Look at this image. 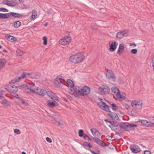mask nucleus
Returning a JSON list of instances; mask_svg holds the SVG:
<instances>
[{"instance_id": "obj_13", "label": "nucleus", "mask_w": 154, "mask_h": 154, "mask_svg": "<svg viewBox=\"0 0 154 154\" xmlns=\"http://www.w3.org/2000/svg\"><path fill=\"white\" fill-rule=\"evenodd\" d=\"M107 112H109L107 113V115L113 120H117L119 119V117L116 113L110 111L109 109V111Z\"/></svg>"}, {"instance_id": "obj_51", "label": "nucleus", "mask_w": 154, "mask_h": 154, "mask_svg": "<svg viewBox=\"0 0 154 154\" xmlns=\"http://www.w3.org/2000/svg\"><path fill=\"white\" fill-rule=\"evenodd\" d=\"M11 35H9V34H6L5 35V37L6 39H7L8 41L10 39V37H11Z\"/></svg>"}, {"instance_id": "obj_35", "label": "nucleus", "mask_w": 154, "mask_h": 154, "mask_svg": "<svg viewBox=\"0 0 154 154\" xmlns=\"http://www.w3.org/2000/svg\"><path fill=\"white\" fill-rule=\"evenodd\" d=\"M85 134H84V132L82 130L80 129L79 130L78 135L79 137H82Z\"/></svg>"}, {"instance_id": "obj_55", "label": "nucleus", "mask_w": 154, "mask_h": 154, "mask_svg": "<svg viewBox=\"0 0 154 154\" xmlns=\"http://www.w3.org/2000/svg\"><path fill=\"white\" fill-rule=\"evenodd\" d=\"M14 97L16 98H17L20 99H20H21V98H20V97L19 96V95H18L17 94H14Z\"/></svg>"}, {"instance_id": "obj_18", "label": "nucleus", "mask_w": 154, "mask_h": 154, "mask_svg": "<svg viewBox=\"0 0 154 154\" xmlns=\"http://www.w3.org/2000/svg\"><path fill=\"white\" fill-rule=\"evenodd\" d=\"M128 122H122L119 124V127L121 129H123L125 131H127L128 128Z\"/></svg>"}, {"instance_id": "obj_64", "label": "nucleus", "mask_w": 154, "mask_h": 154, "mask_svg": "<svg viewBox=\"0 0 154 154\" xmlns=\"http://www.w3.org/2000/svg\"><path fill=\"white\" fill-rule=\"evenodd\" d=\"M37 26V25L36 24H34L33 26L31 27V28L32 29L36 28Z\"/></svg>"}, {"instance_id": "obj_4", "label": "nucleus", "mask_w": 154, "mask_h": 154, "mask_svg": "<svg viewBox=\"0 0 154 154\" xmlns=\"http://www.w3.org/2000/svg\"><path fill=\"white\" fill-rule=\"evenodd\" d=\"M99 99L101 101V103L103 105V106L102 105H101V103H97V105L99 106L100 107V108L102 109L103 110L105 111H109V108L110 106L107 105L105 103H104V101H106V100L105 99L103 98V99H101L99 97Z\"/></svg>"}, {"instance_id": "obj_49", "label": "nucleus", "mask_w": 154, "mask_h": 154, "mask_svg": "<svg viewBox=\"0 0 154 154\" xmlns=\"http://www.w3.org/2000/svg\"><path fill=\"white\" fill-rule=\"evenodd\" d=\"M46 141L47 142H48L50 143H51L52 142L51 139L50 138L48 137H46Z\"/></svg>"}, {"instance_id": "obj_16", "label": "nucleus", "mask_w": 154, "mask_h": 154, "mask_svg": "<svg viewBox=\"0 0 154 154\" xmlns=\"http://www.w3.org/2000/svg\"><path fill=\"white\" fill-rule=\"evenodd\" d=\"M73 88L74 92L72 93V94L74 95L75 97L79 98V95L80 96V94L79 91H80V89L81 88L76 86H74Z\"/></svg>"}, {"instance_id": "obj_57", "label": "nucleus", "mask_w": 154, "mask_h": 154, "mask_svg": "<svg viewBox=\"0 0 154 154\" xmlns=\"http://www.w3.org/2000/svg\"><path fill=\"white\" fill-rule=\"evenodd\" d=\"M36 14L33 15V14H32L31 16V19H33L36 17Z\"/></svg>"}, {"instance_id": "obj_15", "label": "nucleus", "mask_w": 154, "mask_h": 154, "mask_svg": "<svg viewBox=\"0 0 154 154\" xmlns=\"http://www.w3.org/2000/svg\"><path fill=\"white\" fill-rule=\"evenodd\" d=\"M113 98L116 100H117L116 98L122 100H124L125 99V97L121 94L119 91L117 92L115 96L113 95Z\"/></svg>"}, {"instance_id": "obj_33", "label": "nucleus", "mask_w": 154, "mask_h": 154, "mask_svg": "<svg viewBox=\"0 0 154 154\" xmlns=\"http://www.w3.org/2000/svg\"><path fill=\"white\" fill-rule=\"evenodd\" d=\"M5 95V92L2 90L0 91V99L4 98V96Z\"/></svg>"}, {"instance_id": "obj_56", "label": "nucleus", "mask_w": 154, "mask_h": 154, "mask_svg": "<svg viewBox=\"0 0 154 154\" xmlns=\"http://www.w3.org/2000/svg\"><path fill=\"white\" fill-rule=\"evenodd\" d=\"M131 105L132 107H133L134 108V106H135V100H134L132 101L131 103Z\"/></svg>"}, {"instance_id": "obj_62", "label": "nucleus", "mask_w": 154, "mask_h": 154, "mask_svg": "<svg viewBox=\"0 0 154 154\" xmlns=\"http://www.w3.org/2000/svg\"><path fill=\"white\" fill-rule=\"evenodd\" d=\"M125 107L126 108V109H129V106L128 104H125Z\"/></svg>"}, {"instance_id": "obj_58", "label": "nucleus", "mask_w": 154, "mask_h": 154, "mask_svg": "<svg viewBox=\"0 0 154 154\" xmlns=\"http://www.w3.org/2000/svg\"><path fill=\"white\" fill-rule=\"evenodd\" d=\"M94 129H96L95 128H92V129H91V130H90V131H91L92 133V134L94 135Z\"/></svg>"}, {"instance_id": "obj_36", "label": "nucleus", "mask_w": 154, "mask_h": 154, "mask_svg": "<svg viewBox=\"0 0 154 154\" xmlns=\"http://www.w3.org/2000/svg\"><path fill=\"white\" fill-rule=\"evenodd\" d=\"M19 81V80L18 79V78H16L12 80L11 81H10L9 82V84H14L15 82H18Z\"/></svg>"}, {"instance_id": "obj_60", "label": "nucleus", "mask_w": 154, "mask_h": 154, "mask_svg": "<svg viewBox=\"0 0 154 154\" xmlns=\"http://www.w3.org/2000/svg\"><path fill=\"white\" fill-rule=\"evenodd\" d=\"M131 115H132V116H135V114L134 113V111L132 110L131 111Z\"/></svg>"}, {"instance_id": "obj_38", "label": "nucleus", "mask_w": 154, "mask_h": 154, "mask_svg": "<svg viewBox=\"0 0 154 154\" xmlns=\"http://www.w3.org/2000/svg\"><path fill=\"white\" fill-rule=\"evenodd\" d=\"M1 103L3 105H9V103L6 99H4L1 102Z\"/></svg>"}, {"instance_id": "obj_14", "label": "nucleus", "mask_w": 154, "mask_h": 154, "mask_svg": "<svg viewBox=\"0 0 154 154\" xmlns=\"http://www.w3.org/2000/svg\"><path fill=\"white\" fill-rule=\"evenodd\" d=\"M33 84L29 83L24 84L23 89L26 90L29 89L32 92H35V90L33 88Z\"/></svg>"}, {"instance_id": "obj_12", "label": "nucleus", "mask_w": 154, "mask_h": 154, "mask_svg": "<svg viewBox=\"0 0 154 154\" xmlns=\"http://www.w3.org/2000/svg\"><path fill=\"white\" fill-rule=\"evenodd\" d=\"M116 42L114 41L112 42H109V50L111 52H113L116 49L117 46V44Z\"/></svg>"}, {"instance_id": "obj_5", "label": "nucleus", "mask_w": 154, "mask_h": 154, "mask_svg": "<svg viewBox=\"0 0 154 154\" xmlns=\"http://www.w3.org/2000/svg\"><path fill=\"white\" fill-rule=\"evenodd\" d=\"M71 39V37L70 36H66L63 38L60 39L59 40V42L61 45H67L70 43Z\"/></svg>"}, {"instance_id": "obj_24", "label": "nucleus", "mask_w": 154, "mask_h": 154, "mask_svg": "<svg viewBox=\"0 0 154 154\" xmlns=\"http://www.w3.org/2000/svg\"><path fill=\"white\" fill-rule=\"evenodd\" d=\"M67 83L68 85V86L70 88H72L74 86V84L73 81L71 80L68 79L67 80Z\"/></svg>"}, {"instance_id": "obj_50", "label": "nucleus", "mask_w": 154, "mask_h": 154, "mask_svg": "<svg viewBox=\"0 0 154 154\" xmlns=\"http://www.w3.org/2000/svg\"><path fill=\"white\" fill-rule=\"evenodd\" d=\"M88 143L87 142L85 141L83 143L82 145L85 148L86 147H87Z\"/></svg>"}, {"instance_id": "obj_45", "label": "nucleus", "mask_w": 154, "mask_h": 154, "mask_svg": "<svg viewBox=\"0 0 154 154\" xmlns=\"http://www.w3.org/2000/svg\"><path fill=\"white\" fill-rule=\"evenodd\" d=\"M8 10L5 8L3 7L0 8V11L3 12H8Z\"/></svg>"}, {"instance_id": "obj_37", "label": "nucleus", "mask_w": 154, "mask_h": 154, "mask_svg": "<svg viewBox=\"0 0 154 154\" xmlns=\"http://www.w3.org/2000/svg\"><path fill=\"white\" fill-rule=\"evenodd\" d=\"M26 76V74L25 72H23L21 74V76L18 77V79L19 80V81H20V79H24V78Z\"/></svg>"}, {"instance_id": "obj_47", "label": "nucleus", "mask_w": 154, "mask_h": 154, "mask_svg": "<svg viewBox=\"0 0 154 154\" xmlns=\"http://www.w3.org/2000/svg\"><path fill=\"white\" fill-rule=\"evenodd\" d=\"M20 100L22 101V103L23 104L26 106H27L29 105L28 103L26 101L23 100L22 99H20Z\"/></svg>"}, {"instance_id": "obj_61", "label": "nucleus", "mask_w": 154, "mask_h": 154, "mask_svg": "<svg viewBox=\"0 0 154 154\" xmlns=\"http://www.w3.org/2000/svg\"><path fill=\"white\" fill-rule=\"evenodd\" d=\"M104 121L106 122H109L110 124L112 123V122L108 121L107 119H104Z\"/></svg>"}, {"instance_id": "obj_6", "label": "nucleus", "mask_w": 154, "mask_h": 154, "mask_svg": "<svg viewBox=\"0 0 154 154\" xmlns=\"http://www.w3.org/2000/svg\"><path fill=\"white\" fill-rule=\"evenodd\" d=\"M142 125L147 128L154 127V123L148 120L143 119L140 122Z\"/></svg>"}, {"instance_id": "obj_32", "label": "nucleus", "mask_w": 154, "mask_h": 154, "mask_svg": "<svg viewBox=\"0 0 154 154\" xmlns=\"http://www.w3.org/2000/svg\"><path fill=\"white\" fill-rule=\"evenodd\" d=\"M111 125L112 126V127L114 128L116 127V129H117V127L118 126L119 127V124H118L117 123L115 122H112V123L111 124Z\"/></svg>"}, {"instance_id": "obj_30", "label": "nucleus", "mask_w": 154, "mask_h": 154, "mask_svg": "<svg viewBox=\"0 0 154 154\" xmlns=\"http://www.w3.org/2000/svg\"><path fill=\"white\" fill-rule=\"evenodd\" d=\"M5 2H4V4L5 5H8V6H11V7H14L15 5H13V4H12L11 2L8 0H5Z\"/></svg>"}, {"instance_id": "obj_23", "label": "nucleus", "mask_w": 154, "mask_h": 154, "mask_svg": "<svg viewBox=\"0 0 154 154\" xmlns=\"http://www.w3.org/2000/svg\"><path fill=\"white\" fill-rule=\"evenodd\" d=\"M6 63V60L4 58L0 59V70L4 67Z\"/></svg>"}, {"instance_id": "obj_8", "label": "nucleus", "mask_w": 154, "mask_h": 154, "mask_svg": "<svg viewBox=\"0 0 154 154\" xmlns=\"http://www.w3.org/2000/svg\"><path fill=\"white\" fill-rule=\"evenodd\" d=\"M106 75V77L109 79L113 82L115 81L116 79L115 77L111 70H107Z\"/></svg>"}, {"instance_id": "obj_42", "label": "nucleus", "mask_w": 154, "mask_h": 154, "mask_svg": "<svg viewBox=\"0 0 154 154\" xmlns=\"http://www.w3.org/2000/svg\"><path fill=\"white\" fill-rule=\"evenodd\" d=\"M128 129H131L132 128L135 127V124H131L128 122Z\"/></svg>"}, {"instance_id": "obj_40", "label": "nucleus", "mask_w": 154, "mask_h": 154, "mask_svg": "<svg viewBox=\"0 0 154 154\" xmlns=\"http://www.w3.org/2000/svg\"><path fill=\"white\" fill-rule=\"evenodd\" d=\"M43 44L44 45H46L47 44V38L46 36H44L43 38Z\"/></svg>"}, {"instance_id": "obj_46", "label": "nucleus", "mask_w": 154, "mask_h": 154, "mask_svg": "<svg viewBox=\"0 0 154 154\" xmlns=\"http://www.w3.org/2000/svg\"><path fill=\"white\" fill-rule=\"evenodd\" d=\"M14 131L15 134H19L21 133L19 129H14Z\"/></svg>"}, {"instance_id": "obj_22", "label": "nucleus", "mask_w": 154, "mask_h": 154, "mask_svg": "<svg viewBox=\"0 0 154 154\" xmlns=\"http://www.w3.org/2000/svg\"><path fill=\"white\" fill-rule=\"evenodd\" d=\"M124 51V44L123 43H121L119 44L118 50L117 51V54L119 55H120V52H122Z\"/></svg>"}, {"instance_id": "obj_2", "label": "nucleus", "mask_w": 154, "mask_h": 154, "mask_svg": "<svg viewBox=\"0 0 154 154\" xmlns=\"http://www.w3.org/2000/svg\"><path fill=\"white\" fill-rule=\"evenodd\" d=\"M80 96H87L90 92V89L88 86H84L80 89V91H79Z\"/></svg>"}, {"instance_id": "obj_20", "label": "nucleus", "mask_w": 154, "mask_h": 154, "mask_svg": "<svg viewBox=\"0 0 154 154\" xmlns=\"http://www.w3.org/2000/svg\"><path fill=\"white\" fill-rule=\"evenodd\" d=\"M41 75V74L38 72H33L31 73L30 78L32 79H38L39 78Z\"/></svg>"}, {"instance_id": "obj_41", "label": "nucleus", "mask_w": 154, "mask_h": 154, "mask_svg": "<svg viewBox=\"0 0 154 154\" xmlns=\"http://www.w3.org/2000/svg\"><path fill=\"white\" fill-rule=\"evenodd\" d=\"M130 149L132 152L135 153V144H133L131 145Z\"/></svg>"}, {"instance_id": "obj_59", "label": "nucleus", "mask_w": 154, "mask_h": 154, "mask_svg": "<svg viewBox=\"0 0 154 154\" xmlns=\"http://www.w3.org/2000/svg\"><path fill=\"white\" fill-rule=\"evenodd\" d=\"M88 147L89 148H91L92 147V145L90 143H88V144L87 145V147Z\"/></svg>"}, {"instance_id": "obj_3", "label": "nucleus", "mask_w": 154, "mask_h": 154, "mask_svg": "<svg viewBox=\"0 0 154 154\" xmlns=\"http://www.w3.org/2000/svg\"><path fill=\"white\" fill-rule=\"evenodd\" d=\"M98 91L99 94H109L110 91V88L107 86L103 85L99 87Z\"/></svg>"}, {"instance_id": "obj_7", "label": "nucleus", "mask_w": 154, "mask_h": 154, "mask_svg": "<svg viewBox=\"0 0 154 154\" xmlns=\"http://www.w3.org/2000/svg\"><path fill=\"white\" fill-rule=\"evenodd\" d=\"M128 35V31L127 30H124L117 32L116 35V37L117 38L120 39L123 37L127 36Z\"/></svg>"}, {"instance_id": "obj_34", "label": "nucleus", "mask_w": 154, "mask_h": 154, "mask_svg": "<svg viewBox=\"0 0 154 154\" xmlns=\"http://www.w3.org/2000/svg\"><path fill=\"white\" fill-rule=\"evenodd\" d=\"M112 106V109L113 110L116 111L118 109V108L117 106V105L115 103H112L110 104Z\"/></svg>"}, {"instance_id": "obj_9", "label": "nucleus", "mask_w": 154, "mask_h": 154, "mask_svg": "<svg viewBox=\"0 0 154 154\" xmlns=\"http://www.w3.org/2000/svg\"><path fill=\"white\" fill-rule=\"evenodd\" d=\"M63 77L60 75H58L56 78L54 79V82L55 85L56 86H58L61 85V84H63V83L61 81V80H63L64 82L65 80L62 79Z\"/></svg>"}, {"instance_id": "obj_53", "label": "nucleus", "mask_w": 154, "mask_h": 154, "mask_svg": "<svg viewBox=\"0 0 154 154\" xmlns=\"http://www.w3.org/2000/svg\"><path fill=\"white\" fill-rule=\"evenodd\" d=\"M144 154H151V153L150 151L146 150L144 151Z\"/></svg>"}, {"instance_id": "obj_29", "label": "nucleus", "mask_w": 154, "mask_h": 154, "mask_svg": "<svg viewBox=\"0 0 154 154\" xmlns=\"http://www.w3.org/2000/svg\"><path fill=\"white\" fill-rule=\"evenodd\" d=\"M112 92V93L116 94L117 92L119 91V89L116 87H112L111 88Z\"/></svg>"}, {"instance_id": "obj_19", "label": "nucleus", "mask_w": 154, "mask_h": 154, "mask_svg": "<svg viewBox=\"0 0 154 154\" xmlns=\"http://www.w3.org/2000/svg\"><path fill=\"white\" fill-rule=\"evenodd\" d=\"M36 90H37V91H35V93H37L39 95L43 96L45 94L46 91L44 89H41V88H36Z\"/></svg>"}, {"instance_id": "obj_25", "label": "nucleus", "mask_w": 154, "mask_h": 154, "mask_svg": "<svg viewBox=\"0 0 154 154\" xmlns=\"http://www.w3.org/2000/svg\"><path fill=\"white\" fill-rule=\"evenodd\" d=\"M48 104L49 106L51 107H54L56 106V102L54 101L51 102L50 100H48L47 101Z\"/></svg>"}, {"instance_id": "obj_17", "label": "nucleus", "mask_w": 154, "mask_h": 154, "mask_svg": "<svg viewBox=\"0 0 154 154\" xmlns=\"http://www.w3.org/2000/svg\"><path fill=\"white\" fill-rule=\"evenodd\" d=\"M142 105L143 103L141 101L135 100V110L136 109H138V112H139L142 108Z\"/></svg>"}, {"instance_id": "obj_26", "label": "nucleus", "mask_w": 154, "mask_h": 154, "mask_svg": "<svg viewBox=\"0 0 154 154\" xmlns=\"http://www.w3.org/2000/svg\"><path fill=\"white\" fill-rule=\"evenodd\" d=\"M21 23L19 21H16L13 24V26L15 28H19L21 25Z\"/></svg>"}, {"instance_id": "obj_52", "label": "nucleus", "mask_w": 154, "mask_h": 154, "mask_svg": "<svg viewBox=\"0 0 154 154\" xmlns=\"http://www.w3.org/2000/svg\"><path fill=\"white\" fill-rule=\"evenodd\" d=\"M24 84H22V85H19V86H17V89L18 88L19 89L23 88L24 87Z\"/></svg>"}, {"instance_id": "obj_39", "label": "nucleus", "mask_w": 154, "mask_h": 154, "mask_svg": "<svg viewBox=\"0 0 154 154\" xmlns=\"http://www.w3.org/2000/svg\"><path fill=\"white\" fill-rule=\"evenodd\" d=\"M11 37H10V39L9 40V41L11 42H14L17 40V38L16 37L12 35H11Z\"/></svg>"}, {"instance_id": "obj_10", "label": "nucleus", "mask_w": 154, "mask_h": 154, "mask_svg": "<svg viewBox=\"0 0 154 154\" xmlns=\"http://www.w3.org/2000/svg\"><path fill=\"white\" fill-rule=\"evenodd\" d=\"M8 18L10 17H14L15 18H20L23 17L24 15L22 14L14 12L8 13Z\"/></svg>"}, {"instance_id": "obj_28", "label": "nucleus", "mask_w": 154, "mask_h": 154, "mask_svg": "<svg viewBox=\"0 0 154 154\" xmlns=\"http://www.w3.org/2000/svg\"><path fill=\"white\" fill-rule=\"evenodd\" d=\"M94 129V137H97L98 138L99 137L101 134L99 132V131L97 130V129Z\"/></svg>"}, {"instance_id": "obj_27", "label": "nucleus", "mask_w": 154, "mask_h": 154, "mask_svg": "<svg viewBox=\"0 0 154 154\" xmlns=\"http://www.w3.org/2000/svg\"><path fill=\"white\" fill-rule=\"evenodd\" d=\"M8 13L3 14L0 13V19H6L8 18Z\"/></svg>"}, {"instance_id": "obj_11", "label": "nucleus", "mask_w": 154, "mask_h": 154, "mask_svg": "<svg viewBox=\"0 0 154 154\" xmlns=\"http://www.w3.org/2000/svg\"><path fill=\"white\" fill-rule=\"evenodd\" d=\"M93 139L95 143L100 146L103 147H105L106 146V144L101 140L100 139L96 137H93Z\"/></svg>"}, {"instance_id": "obj_54", "label": "nucleus", "mask_w": 154, "mask_h": 154, "mask_svg": "<svg viewBox=\"0 0 154 154\" xmlns=\"http://www.w3.org/2000/svg\"><path fill=\"white\" fill-rule=\"evenodd\" d=\"M89 136L87 135V134H85L83 137H83V138L85 139V140H87V138H88V137Z\"/></svg>"}, {"instance_id": "obj_31", "label": "nucleus", "mask_w": 154, "mask_h": 154, "mask_svg": "<svg viewBox=\"0 0 154 154\" xmlns=\"http://www.w3.org/2000/svg\"><path fill=\"white\" fill-rule=\"evenodd\" d=\"M46 93L48 97L51 99H53V97H54V95L52 94H53V93H52L51 91H46Z\"/></svg>"}, {"instance_id": "obj_63", "label": "nucleus", "mask_w": 154, "mask_h": 154, "mask_svg": "<svg viewBox=\"0 0 154 154\" xmlns=\"http://www.w3.org/2000/svg\"><path fill=\"white\" fill-rule=\"evenodd\" d=\"M62 99L65 101L66 103H68V100L65 97H63Z\"/></svg>"}, {"instance_id": "obj_21", "label": "nucleus", "mask_w": 154, "mask_h": 154, "mask_svg": "<svg viewBox=\"0 0 154 154\" xmlns=\"http://www.w3.org/2000/svg\"><path fill=\"white\" fill-rule=\"evenodd\" d=\"M10 91V93H16L18 91L17 88V87L14 85H10V89H9Z\"/></svg>"}, {"instance_id": "obj_1", "label": "nucleus", "mask_w": 154, "mask_h": 154, "mask_svg": "<svg viewBox=\"0 0 154 154\" xmlns=\"http://www.w3.org/2000/svg\"><path fill=\"white\" fill-rule=\"evenodd\" d=\"M85 57L83 54L80 53L72 55L69 57V59L72 62L76 64L82 62Z\"/></svg>"}, {"instance_id": "obj_43", "label": "nucleus", "mask_w": 154, "mask_h": 154, "mask_svg": "<svg viewBox=\"0 0 154 154\" xmlns=\"http://www.w3.org/2000/svg\"><path fill=\"white\" fill-rule=\"evenodd\" d=\"M52 122L53 123L57 125H60V122H59L57 121L56 120V119L55 118L53 120Z\"/></svg>"}, {"instance_id": "obj_48", "label": "nucleus", "mask_w": 154, "mask_h": 154, "mask_svg": "<svg viewBox=\"0 0 154 154\" xmlns=\"http://www.w3.org/2000/svg\"><path fill=\"white\" fill-rule=\"evenodd\" d=\"M89 150L92 153V154H100V151L99 150L98 151V152H97V153H96L94 151H93L91 150L90 149H89Z\"/></svg>"}, {"instance_id": "obj_44", "label": "nucleus", "mask_w": 154, "mask_h": 154, "mask_svg": "<svg viewBox=\"0 0 154 154\" xmlns=\"http://www.w3.org/2000/svg\"><path fill=\"white\" fill-rule=\"evenodd\" d=\"M141 151V149L139 147L135 145V153L140 152Z\"/></svg>"}]
</instances>
